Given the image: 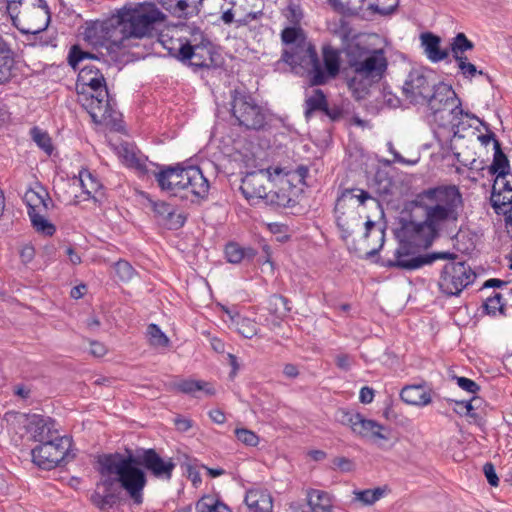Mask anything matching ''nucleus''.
<instances>
[{"instance_id": "nucleus-1", "label": "nucleus", "mask_w": 512, "mask_h": 512, "mask_svg": "<svg viewBox=\"0 0 512 512\" xmlns=\"http://www.w3.org/2000/svg\"><path fill=\"white\" fill-rule=\"evenodd\" d=\"M422 209L424 220H400V227L395 231L399 245L394 252V259L384 263L388 268L415 270L431 264L438 258H450L454 253L438 252L419 255L420 248H428L440 237L443 230L455 225L459 219L462 195L455 185H441L421 191L412 202Z\"/></svg>"}, {"instance_id": "nucleus-2", "label": "nucleus", "mask_w": 512, "mask_h": 512, "mask_svg": "<svg viewBox=\"0 0 512 512\" xmlns=\"http://www.w3.org/2000/svg\"><path fill=\"white\" fill-rule=\"evenodd\" d=\"M67 60L75 71L79 70L76 81L77 102L89 113L94 123L114 125L117 112L103 74L107 68L106 62L84 51L79 45L70 48Z\"/></svg>"}, {"instance_id": "nucleus-3", "label": "nucleus", "mask_w": 512, "mask_h": 512, "mask_svg": "<svg viewBox=\"0 0 512 512\" xmlns=\"http://www.w3.org/2000/svg\"><path fill=\"white\" fill-rule=\"evenodd\" d=\"M166 16L152 2H145L135 7L124 6L109 21L95 24L86 29L87 37H96L98 28L104 38L114 45L125 46L124 41L130 38L142 39L153 35L155 26L165 21Z\"/></svg>"}, {"instance_id": "nucleus-4", "label": "nucleus", "mask_w": 512, "mask_h": 512, "mask_svg": "<svg viewBox=\"0 0 512 512\" xmlns=\"http://www.w3.org/2000/svg\"><path fill=\"white\" fill-rule=\"evenodd\" d=\"M280 61L289 65L292 70L303 69L310 86H322L338 76L341 53L332 45L325 44L322 46L321 62L315 44L308 39L293 47L284 48Z\"/></svg>"}, {"instance_id": "nucleus-5", "label": "nucleus", "mask_w": 512, "mask_h": 512, "mask_svg": "<svg viewBox=\"0 0 512 512\" xmlns=\"http://www.w3.org/2000/svg\"><path fill=\"white\" fill-rule=\"evenodd\" d=\"M125 460L121 461L120 469L126 472L129 482L127 485L132 488L134 494L143 493L147 485L145 470L153 477L169 481L172 478L176 463L171 457H162L153 448H139L135 453L126 449Z\"/></svg>"}, {"instance_id": "nucleus-6", "label": "nucleus", "mask_w": 512, "mask_h": 512, "mask_svg": "<svg viewBox=\"0 0 512 512\" xmlns=\"http://www.w3.org/2000/svg\"><path fill=\"white\" fill-rule=\"evenodd\" d=\"M122 460H125L124 454L119 452L104 454L98 460L101 480L97 483V488H103V492L95 491L91 495V501L100 510L117 504L120 499L119 489H123L135 505H141L144 501L143 493L134 494L127 485L129 480L126 479V472L119 468Z\"/></svg>"}, {"instance_id": "nucleus-7", "label": "nucleus", "mask_w": 512, "mask_h": 512, "mask_svg": "<svg viewBox=\"0 0 512 512\" xmlns=\"http://www.w3.org/2000/svg\"><path fill=\"white\" fill-rule=\"evenodd\" d=\"M152 175L161 190L182 200L199 203L208 196L210 184L198 166H168L159 171L155 168Z\"/></svg>"}, {"instance_id": "nucleus-8", "label": "nucleus", "mask_w": 512, "mask_h": 512, "mask_svg": "<svg viewBox=\"0 0 512 512\" xmlns=\"http://www.w3.org/2000/svg\"><path fill=\"white\" fill-rule=\"evenodd\" d=\"M348 62L354 72L349 86H353L358 79L377 82L387 68V59L382 49L368 50L358 45L350 52Z\"/></svg>"}, {"instance_id": "nucleus-9", "label": "nucleus", "mask_w": 512, "mask_h": 512, "mask_svg": "<svg viewBox=\"0 0 512 512\" xmlns=\"http://www.w3.org/2000/svg\"><path fill=\"white\" fill-rule=\"evenodd\" d=\"M424 104L428 106L434 121L439 122L440 126L459 120L460 115L464 113L461 101L452 86L443 82L436 83Z\"/></svg>"}, {"instance_id": "nucleus-10", "label": "nucleus", "mask_w": 512, "mask_h": 512, "mask_svg": "<svg viewBox=\"0 0 512 512\" xmlns=\"http://www.w3.org/2000/svg\"><path fill=\"white\" fill-rule=\"evenodd\" d=\"M231 113L238 124L247 129L260 130L265 126L266 116L262 107L243 89L231 91Z\"/></svg>"}, {"instance_id": "nucleus-11", "label": "nucleus", "mask_w": 512, "mask_h": 512, "mask_svg": "<svg viewBox=\"0 0 512 512\" xmlns=\"http://www.w3.org/2000/svg\"><path fill=\"white\" fill-rule=\"evenodd\" d=\"M448 259L441 270L438 287L448 297L458 296L475 281L476 273L466 261H456V254Z\"/></svg>"}, {"instance_id": "nucleus-12", "label": "nucleus", "mask_w": 512, "mask_h": 512, "mask_svg": "<svg viewBox=\"0 0 512 512\" xmlns=\"http://www.w3.org/2000/svg\"><path fill=\"white\" fill-rule=\"evenodd\" d=\"M71 438L67 436L56 437L55 440L39 444L32 449V461L39 468L51 470L68 463L75 457L71 453Z\"/></svg>"}, {"instance_id": "nucleus-13", "label": "nucleus", "mask_w": 512, "mask_h": 512, "mask_svg": "<svg viewBox=\"0 0 512 512\" xmlns=\"http://www.w3.org/2000/svg\"><path fill=\"white\" fill-rule=\"evenodd\" d=\"M175 58L194 71L219 67L220 55L214 51L212 42L203 38L200 43L185 42L174 54Z\"/></svg>"}, {"instance_id": "nucleus-14", "label": "nucleus", "mask_w": 512, "mask_h": 512, "mask_svg": "<svg viewBox=\"0 0 512 512\" xmlns=\"http://www.w3.org/2000/svg\"><path fill=\"white\" fill-rule=\"evenodd\" d=\"M24 201L33 228L46 236H52L56 227L45 217L46 212L53 206L47 190L42 185H38L37 189H29L24 195Z\"/></svg>"}, {"instance_id": "nucleus-15", "label": "nucleus", "mask_w": 512, "mask_h": 512, "mask_svg": "<svg viewBox=\"0 0 512 512\" xmlns=\"http://www.w3.org/2000/svg\"><path fill=\"white\" fill-rule=\"evenodd\" d=\"M435 85L432 71L416 68L409 72L402 89L404 96L410 103L423 105Z\"/></svg>"}, {"instance_id": "nucleus-16", "label": "nucleus", "mask_w": 512, "mask_h": 512, "mask_svg": "<svg viewBox=\"0 0 512 512\" xmlns=\"http://www.w3.org/2000/svg\"><path fill=\"white\" fill-rule=\"evenodd\" d=\"M283 169L280 167L260 169L246 174L242 179L240 191L248 201L264 199L267 195L266 182H274L276 176H280Z\"/></svg>"}, {"instance_id": "nucleus-17", "label": "nucleus", "mask_w": 512, "mask_h": 512, "mask_svg": "<svg viewBox=\"0 0 512 512\" xmlns=\"http://www.w3.org/2000/svg\"><path fill=\"white\" fill-rule=\"evenodd\" d=\"M347 199H356L360 205H365L367 200L374 199L372 195L361 188H345L342 189L337 197L334 212L336 215V224L342 233L344 239L353 233V228L345 217L343 211Z\"/></svg>"}, {"instance_id": "nucleus-18", "label": "nucleus", "mask_w": 512, "mask_h": 512, "mask_svg": "<svg viewBox=\"0 0 512 512\" xmlns=\"http://www.w3.org/2000/svg\"><path fill=\"white\" fill-rule=\"evenodd\" d=\"M290 175L276 176V190L268 191L265 201L276 209L292 208L297 204L298 189L291 183Z\"/></svg>"}, {"instance_id": "nucleus-19", "label": "nucleus", "mask_w": 512, "mask_h": 512, "mask_svg": "<svg viewBox=\"0 0 512 512\" xmlns=\"http://www.w3.org/2000/svg\"><path fill=\"white\" fill-rule=\"evenodd\" d=\"M120 155L126 166L135 169L140 176L152 175V171L159 168L158 164L152 162L148 164L147 156L132 145H122Z\"/></svg>"}, {"instance_id": "nucleus-20", "label": "nucleus", "mask_w": 512, "mask_h": 512, "mask_svg": "<svg viewBox=\"0 0 512 512\" xmlns=\"http://www.w3.org/2000/svg\"><path fill=\"white\" fill-rule=\"evenodd\" d=\"M152 210L158 219V222L169 230H178L184 226L186 216L182 213H176L174 207L164 201H153L149 199Z\"/></svg>"}, {"instance_id": "nucleus-21", "label": "nucleus", "mask_w": 512, "mask_h": 512, "mask_svg": "<svg viewBox=\"0 0 512 512\" xmlns=\"http://www.w3.org/2000/svg\"><path fill=\"white\" fill-rule=\"evenodd\" d=\"M307 509L299 502H292V512H332V503L327 492L310 489L307 491Z\"/></svg>"}, {"instance_id": "nucleus-22", "label": "nucleus", "mask_w": 512, "mask_h": 512, "mask_svg": "<svg viewBox=\"0 0 512 512\" xmlns=\"http://www.w3.org/2000/svg\"><path fill=\"white\" fill-rule=\"evenodd\" d=\"M354 433L363 438L371 440L373 443L382 446L381 441H388L391 437V429L378 423L375 420L366 419L363 415L354 428Z\"/></svg>"}, {"instance_id": "nucleus-23", "label": "nucleus", "mask_w": 512, "mask_h": 512, "mask_svg": "<svg viewBox=\"0 0 512 512\" xmlns=\"http://www.w3.org/2000/svg\"><path fill=\"white\" fill-rule=\"evenodd\" d=\"M28 431L32 434L33 439L40 444L55 440L57 436L55 429V421L50 417L42 415H32L29 419Z\"/></svg>"}, {"instance_id": "nucleus-24", "label": "nucleus", "mask_w": 512, "mask_h": 512, "mask_svg": "<svg viewBox=\"0 0 512 512\" xmlns=\"http://www.w3.org/2000/svg\"><path fill=\"white\" fill-rule=\"evenodd\" d=\"M203 0H158V3L173 16L189 18L198 14Z\"/></svg>"}, {"instance_id": "nucleus-25", "label": "nucleus", "mask_w": 512, "mask_h": 512, "mask_svg": "<svg viewBox=\"0 0 512 512\" xmlns=\"http://www.w3.org/2000/svg\"><path fill=\"white\" fill-rule=\"evenodd\" d=\"M420 40L421 46L430 61L437 63L448 57L449 51L440 47L441 38L439 36L432 32H423L420 35Z\"/></svg>"}, {"instance_id": "nucleus-26", "label": "nucleus", "mask_w": 512, "mask_h": 512, "mask_svg": "<svg viewBox=\"0 0 512 512\" xmlns=\"http://www.w3.org/2000/svg\"><path fill=\"white\" fill-rule=\"evenodd\" d=\"M245 503L251 512H272L273 510V499L267 490H249L245 496Z\"/></svg>"}, {"instance_id": "nucleus-27", "label": "nucleus", "mask_w": 512, "mask_h": 512, "mask_svg": "<svg viewBox=\"0 0 512 512\" xmlns=\"http://www.w3.org/2000/svg\"><path fill=\"white\" fill-rule=\"evenodd\" d=\"M15 57L9 44L0 37V84H5L15 75Z\"/></svg>"}, {"instance_id": "nucleus-28", "label": "nucleus", "mask_w": 512, "mask_h": 512, "mask_svg": "<svg viewBox=\"0 0 512 512\" xmlns=\"http://www.w3.org/2000/svg\"><path fill=\"white\" fill-rule=\"evenodd\" d=\"M400 398L407 404L426 406L431 403V394L422 385H407L400 392Z\"/></svg>"}, {"instance_id": "nucleus-29", "label": "nucleus", "mask_w": 512, "mask_h": 512, "mask_svg": "<svg viewBox=\"0 0 512 512\" xmlns=\"http://www.w3.org/2000/svg\"><path fill=\"white\" fill-rule=\"evenodd\" d=\"M488 172L491 175H496L495 180L499 182V179H504L510 173V162L502 151L499 140H495V150L493 155V161L488 167Z\"/></svg>"}, {"instance_id": "nucleus-30", "label": "nucleus", "mask_w": 512, "mask_h": 512, "mask_svg": "<svg viewBox=\"0 0 512 512\" xmlns=\"http://www.w3.org/2000/svg\"><path fill=\"white\" fill-rule=\"evenodd\" d=\"M327 102L328 100L323 90L319 88L314 89L312 95L304 101V116L306 120L311 119L316 112H323L326 109Z\"/></svg>"}, {"instance_id": "nucleus-31", "label": "nucleus", "mask_w": 512, "mask_h": 512, "mask_svg": "<svg viewBox=\"0 0 512 512\" xmlns=\"http://www.w3.org/2000/svg\"><path fill=\"white\" fill-rule=\"evenodd\" d=\"M225 256L229 263L239 264L243 260H252L256 251L250 247H242L236 242H229L225 246Z\"/></svg>"}, {"instance_id": "nucleus-32", "label": "nucleus", "mask_w": 512, "mask_h": 512, "mask_svg": "<svg viewBox=\"0 0 512 512\" xmlns=\"http://www.w3.org/2000/svg\"><path fill=\"white\" fill-rule=\"evenodd\" d=\"M280 39L286 48H290L308 40V37L301 26L291 25L281 31Z\"/></svg>"}, {"instance_id": "nucleus-33", "label": "nucleus", "mask_w": 512, "mask_h": 512, "mask_svg": "<svg viewBox=\"0 0 512 512\" xmlns=\"http://www.w3.org/2000/svg\"><path fill=\"white\" fill-rule=\"evenodd\" d=\"M498 185V181L494 180L490 198V202L495 213L500 215L512 212V193L509 196H506L502 195V193L496 192V186Z\"/></svg>"}, {"instance_id": "nucleus-34", "label": "nucleus", "mask_w": 512, "mask_h": 512, "mask_svg": "<svg viewBox=\"0 0 512 512\" xmlns=\"http://www.w3.org/2000/svg\"><path fill=\"white\" fill-rule=\"evenodd\" d=\"M208 386L205 381L191 379L181 380L175 384V388L184 394L194 395L197 391H204L207 395H213L214 390Z\"/></svg>"}, {"instance_id": "nucleus-35", "label": "nucleus", "mask_w": 512, "mask_h": 512, "mask_svg": "<svg viewBox=\"0 0 512 512\" xmlns=\"http://www.w3.org/2000/svg\"><path fill=\"white\" fill-rule=\"evenodd\" d=\"M79 181L87 199H94L93 194L101 188L99 180L88 169H83L79 172Z\"/></svg>"}, {"instance_id": "nucleus-36", "label": "nucleus", "mask_w": 512, "mask_h": 512, "mask_svg": "<svg viewBox=\"0 0 512 512\" xmlns=\"http://www.w3.org/2000/svg\"><path fill=\"white\" fill-rule=\"evenodd\" d=\"M371 234H375V236L379 240V246L369 251L367 253L368 257L375 256L383 247L385 241V229L381 226H378L376 222L369 219L365 222L364 238L368 240Z\"/></svg>"}, {"instance_id": "nucleus-37", "label": "nucleus", "mask_w": 512, "mask_h": 512, "mask_svg": "<svg viewBox=\"0 0 512 512\" xmlns=\"http://www.w3.org/2000/svg\"><path fill=\"white\" fill-rule=\"evenodd\" d=\"M473 48L474 43L462 32L458 33L451 43V52L455 60L465 58L466 56H464V52L472 50Z\"/></svg>"}, {"instance_id": "nucleus-38", "label": "nucleus", "mask_w": 512, "mask_h": 512, "mask_svg": "<svg viewBox=\"0 0 512 512\" xmlns=\"http://www.w3.org/2000/svg\"><path fill=\"white\" fill-rule=\"evenodd\" d=\"M289 299L280 294H273L269 298V310L278 318L286 316L290 311Z\"/></svg>"}, {"instance_id": "nucleus-39", "label": "nucleus", "mask_w": 512, "mask_h": 512, "mask_svg": "<svg viewBox=\"0 0 512 512\" xmlns=\"http://www.w3.org/2000/svg\"><path fill=\"white\" fill-rule=\"evenodd\" d=\"M30 136L32 140L37 144V146L42 149L47 155H51L54 147L52 144L51 137L49 134L35 126L30 129Z\"/></svg>"}, {"instance_id": "nucleus-40", "label": "nucleus", "mask_w": 512, "mask_h": 512, "mask_svg": "<svg viewBox=\"0 0 512 512\" xmlns=\"http://www.w3.org/2000/svg\"><path fill=\"white\" fill-rule=\"evenodd\" d=\"M353 493L355 501L361 502L363 505H373L384 495L385 490L377 487L375 489L357 490Z\"/></svg>"}, {"instance_id": "nucleus-41", "label": "nucleus", "mask_w": 512, "mask_h": 512, "mask_svg": "<svg viewBox=\"0 0 512 512\" xmlns=\"http://www.w3.org/2000/svg\"><path fill=\"white\" fill-rule=\"evenodd\" d=\"M375 191L380 196H387L392 194L393 182L390 177L384 173L378 172L373 180Z\"/></svg>"}, {"instance_id": "nucleus-42", "label": "nucleus", "mask_w": 512, "mask_h": 512, "mask_svg": "<svg viewBox=\"0 0 512 512\" xmlns=\"http://www.w3.org/2000/svg\"><path fill=\"white\" fill-rule=\"evenodd\" d=\"M147 335L152 346L167 347L169 338L162 332L156 324H149L147 327Z\"/></svg>"}, {"instance_id": "nucleus-43", "label": "nucleus", "mask_w": 512, "mask_h": 512, "mask_svg": "<svg viewBox=\"0 0 512 512\" xmlns=\"http://www.w3.org/2000/svg\"><path fill=\"white\" fill-rule=\"evenodd\" d=\"M483 307L489 315H496L497 312L504 314L505 303L503 302V295L498 292L494 293L493 296L487 298Z\"/></svg>"}, {"instance_id": "nucleus-44", "label": "nucleus", "mask_w": 512, "mask_h": 512, "mask_svg": "<svg viewBox=\"0 0 512 512\" xmlns=\"http://www.w3.org/2000/svg\"><path fill=\"white\" fill-rule=\"evenodd\" d=\"M237 5L236 0H223V3L220 5V20L225 25H230L232 23L235 24L236 21V11L235 7Z\"/></svg>"}, {"instance_id": "nucleus-45", "label": "nucleus", "mask_w": 512, "mask_h": 512, "mask_svg": "<svg viewBox=\"0 0 512 512\" xmlns=\"http://www.w3.org/2000/svg\"><path fill=\"white\" fill-rule=\"evenodd\" d=\"M237 330L245 338L251 339L258 333V326L254 320L240 318L237 321Z\"/></svg>"}, {"instance_id": "nucleus-46", "label": "nucleus", "mask_w": 512, "mask_h": 512, "mask_svg": "<svg viewBox=\"0 0 512 512\" xmlns=\"http://www.w3.org/2000/svg\"><path fill=\"white\" fill-rule=\"evenodd\" d=\"M334 34L338 36L343 43H347L356 37L349 22L344 18L339 20L337 27L334 29Z\"/></svg>"}, {"instance_id": "nucleus-47", "label": "nucleus", "mask_w": 512, "mask_h": 512, "mask_svg": "<svg viewBox=\"0 0 512 512\" xmlns=\"http://www.w3.org/2000/svg\"><path fill=\"white\" fill-rule=\"evenodd\" d=\"M115 272L121 281H129L135 274L132 265L125 260H119L115 263Z\"/></svg>"}, {"instance_id": "nucleus-48", "label": "nucleus", "mask_w": 512, "mask_h": 512, "mask_svg": "<svg viewBox=\"0 0 512 512\" xmlns=\"http://www.w3.org/2000/svg\"><path fill=\"white\" fill-rule=\"evenodd\" d=\"M237 439L243 444L255 447L259 443V437L251 430L245 428H237L235 430Z\"/></svg>"}, {"instance_id": "nucleus-49", "label": "nucleus", "mask_w": 512, "mask_h": 512, "mask_svg": "<svg viewBox=\"0 0 512 512\" xmlns=\"http://www.w3.org/2000/svg\"><path fill=\"white\" fill-rule=\"evenodd\" d=\"M284 16L291 25L300 26L303 13L299 5L290 3L285 9Z\"/></svg>"}, {"instance_id": "nucleus-50", "label": "nucleus", "mask_w": 512, "mask_h": 512, "mask_svg": "<svg viewBox=\"0 0 512 512\" xmlns=\"http://www.w3.org/2000/svg\"><path fill=\"white\" fill-rule=\"evenodd\" d=\"M458 64V68L460 69L462 75L465 78H473L476 74L482 75V71H478L476 66L470 62H468V58H459L458 60H455Z\"/></svg>"}, {"instance_id": "nucleus-51", "label": "nucleus", "mask_w": 512, "mask_h": 512, "mask_svg": "<svg viewBox=\"0 0 512 512\" xmlns=\"http://www.w3.org/2000/svg\"><path fill=\"white\" fill-rule=\"evenodd\" d=\"M448 401L454 402L456 406H462V409L465 411L458 410L457 408H454V411L459 415H466L470 418H473L474 420H477L480 418V415L476 412L475 408L473 407V402H467V401H456L449 399Z\"/></svg>"}, {"instance_id": "nucleus-52", "label": "nucleus", "mask_w": 512, "mask_h": 512, "mask_svg": "<svg viewBox=\"0 0 512 512\" xmlns=\"http://www.w3.org/2000/svg\"><path fill=\"white\" fill-rule=\"evenodd\" d=\"M216 497L213 495H204L195 506L196 512H214Z\"/></svg>"}, {"instance_id": "nucleus-53", "label": "nucleus", "mask_w": 512, "mask_h": 512, "mask_svg": "<svg viewBox=\"0 0 512 512\" xmlns=\"http://www.w3.org/2000/svg\"><path fill=\"white\" fill-rule=\"evenodd\" d=\"M457 385L464 391L476 394L480 390V386L473 380L466 377L453 376Z\"/></svg>"}, {"instance_id": "nucleus-54", "label": "nucleus", "mask_w": 512, "mask_h": 512, "mask_svg": "<svg viewBox=\"0 0 512 512\" xmlns=\"http://www.w3.org/2000/svg\"><path fill=\"white\" fill-rule=\"evenodd\" d=\"M340 414H341V418H340L341 423L350 426L352 431L354 432V428L357 427V425L362 417V414L349 412V411H345V410H341Z\"/></svg>"}, {"instance_id": "nucleus-55", "label": "nucleus", "mask_w": 512, "mask_h": 512, "mask_svg": "<svg viewBox=\"0 0 512 512\" xmlns=\"http://www.w3.org/2000/svg\"><path fill=\"white\" fill-rule=\"evenodd\" d=\"M264 15L262 10L251 11L245 14L243 17L236 19L235 26L236 28L249 26V24L253 20H258Z\"/></svg>"}, {"instance_id": "nucleus-56", "label": "nucleus", "mask_w": 512, "mask_h": 512, "mask_svg": "<svg viewBox=\"0 0 512 512\" xmlns=\"http://www.w3.org/2000/svg\"><path fill=\"white\" fill-rule=\"evenodd\" d=\"M323 113L329 118L332 122H337L343 117V109L338 105L330 106L327 102L326 109Z\"/></svg>"}, {"instance_id": "nucleus-57", "label": "nucleus", "mask_w": 512, "mask_h": 512, "mask_svg": "<svg viewBox=\"0 0 512 512\" xmlns=\"http://www.w3.org/2000/svg\"><path fill=\"white\" fill-rule=\"evenodd\" d=\"M33 6L41 8L46 15V20H45L44 26L42 28H39L32 32V33H38V32L45 30L48 27V25L51 21V11H50V8H49L46 0H35V2L33 3Z\"/></svg>"}, {"instance_id": "nucleus-58", "label": "nucleus", "mask_w": 512, "mask_h": 512, "mask_svg": "<svg viewBox=\"0 0 512 512\" xmlns=\"http://www.w3.org/2000/svg\"><path fill=\"white\" fill-rule=\"evenodd\" d=\"M483 472L486 476V479L488 481V483L491 485V486H498V483H499V478L496 474V471H495V468L493 466L492 463H486L484 466H483Z\"/></svg>"}, {"instance_id": "nucleus-59", "label": "nucleus", "mask_w": 512, "mask_h": 512, "mask_svg": "<svg viewBox=\"0 0 512 512\" xmlns=\"http://www.w3.org/2000/svg\"><path fill=\"white\" fill-rule=\"evenodd\" d=\"M309 173V169L305 166H299L295 171L282 172V175H290L289 178L291 183L293 184V180L298 179L299 182H304V179L307 177Z\"/></svg>"}, {"instance_id": "nucleus-60", "label": "nucleus", "mask_w": 512, "mask_h": 512, "mask_svg": "<svg viewBox=\"0 0 512 512\" xmlns=\"http://www.w3.org/2000/svg\"><path fill=\"white\" fill-rule=\"evenodd\" d=\"M7 12L14 22L20 13V7L24 3V0H6Z\"/></svg>"}, {"instance_id": "nucleus-61", "label": "nucleus", "mask_w": 512, "mask_h": 512, "mask_svg": "<svg viewBox=\"0 0 512 512\" xmlns=\"http://www.w3.org/2000/svg\"><path fill=\"white\" fill-rule=\"evenodd\" d=\"M174 425L179 432H187L193 426V421L189 418L177 415L174 420Z\"/></svg>"}, {"instance_id": "nucleus-62", "label": "nucleus", "mask_w": 512, "mask_h": 512, "mask_svg": "<svg viewBox=\"0 0 512 512\" xmlns=\"http://www.w3.org/2000/svg\"><path fill=\"white\" fill-rule=\"evenodd\" d=\"M335 362L339 369L348 371L351 368L352 358L348 354H339L336 356Z\"/></svg>"}, {"instance_id": "nucleus-63", "label": "nucleus", "mask_w": 512, "mask_h": 512, "mask_svg": "<svg viewBox=\"0 0 512 512\" xmlns=\"http://www.w3.org/2000/svg\"><path fill=\"white\" fill-rule=\"evenodd\" d=\"M359 399L363 404H369L374 399V390L368 386L362 387L360 390Z\"/></svg>"}, {"instance_id": "nucleus-64", "label": "nucleus", "mask_w": 512, "mask_h": 512, "mask_svg": "<svg viewBox=\"0 0 512 512\" xmlns=\"http://www.w3.org/2000/svg\"><path fill=\"white\" fill-rule=\"evenodd\" d=\"M90 346H91V349H90L91 354L96 357H103L107 352L105 345L98 341H92L90 343Z\"/></svg>"}]
</instances>
